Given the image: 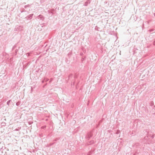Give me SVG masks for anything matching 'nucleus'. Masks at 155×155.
<instances>
[{
  "instance_id": "5",
  "label": "nucleus",
  "mask_w": 155,
  "mask_h": 155,
  "mask_svg": "<svg viewBox=\"0 0 155 155\" xmlns=\"http://www.w3.org/2000/svg\"><path fill=\"white\" fill-rule=\"evenodd\" d=\"M150 106H151V107H152L154 103L153 101H151L150 103Z\"/></svg>"
},
{
  "instance_id": "2",
  "label": "nucleus",
  "mask_w": 155,
  "mask_h": 155,
  "mask_svg": "<svg viewBox=\"0 0 155 155\" xmlns=\"http://www.w3.org/2000/svg\"><path fill=\"white\" fill-rule=\"evenodd\" d=\"M140 144L139 143H136L134 144L133 147H138V148H140Z\"/></svg>"
},
{
  "instance_id": "9",
  "label": "nucleus",
  "mask_w": 155,
  "mask_h": 155,
  "mask_svg": "<svg viewBox=\"0 0 155 155\" xmlns=\"http://www.w3.org/2000/svg\"><path fill=\"white\" fill-rule=\"evenodd\" d=\"M20 104V103L19 102H17L16 103V105L17 106H18Z\"/></svg>"
},
{
  "instance_id": "10",
  "label": "nucleus",
  "mask_w": 155,
  "mask_h": 155,
  "mask_svg": "<svg viewBox=\"0 0 155 155\" xmlns=\"http://www.w3.org/2000/svg\"><path fill=\"white\" fill-rule=\"evenodd\" d=\"M54 143H53L51 144V145H52L54 144Z\"/></svg>"
},
{
  "instance_id": "1",
  "label": "nucleus",
  "mask_w": 155,
  "mask_h": 155,
  "mask_svg": "<svg viewBox=\"0 0 155 155\" xmlns=\"http://www.w3.org/2000/svg\"><path fill=\"white\" fill-rule=\"evenodd\" d=\"M154 136H153L149 135L148 134H147V135L144 137L143 139V142L144 143H149L148 142H150L151 139L153 138Z\"/></svg>"
},
{
  "instance_id": "8",
  "label": "nucleus",
  "mask_w": 155,
  "mask_h": 155,
  "mask_svg": "<svg viewBox=\"0 0 155 155\" xmlns=\"http://www.w3.org/2000/svg\"><path fill=\"white\" fill-rule=\"evenodd\" d=\"M46 127V126H43L41 127V128L42 129H45V128Z\"/></svg>"
},
{
  "instance_id": "3",
  "label": "nucleus",
  "mask_w": 155,
  "mask_h": 155,
  "mask_svg": "<svg viewBox=\"0 0 155 155\" xmlns=\"http://www.w3.org/2000/svg\"><path fill=\"white\" fill-rule=\"evenodd\" d=\"M92 136V134L91 133H89L87 134V138L89 139L91 138Z\"/></svg>"
},
{
  "instance_id": "7",
  "label": "nucleus",
  "mask_w": 155,
  "mask_h": 155,
  "mask_svg": "<svg viewBox=\"0 0 155 155\" xmlns=\"http://www.w3.org/2000/svg\"><path fill=\"white\" fill-rule=\"evenodd\" d=\"M10 101H11L10 100H9L7 102V104L8 105L9 104V103H10Z\"/></svg>"
},
{
  "instance_id": "6",
  "label": "nucleus",
  "mask_w": 155,
  "mask_h": 155,
  "mask_svg": "<svg viewBox=\"0 0 155 155\" xmlns=\"http://www.w3.org/2000/svg\"><path fill=\"white\" fill-rule=\"evenodd\" d=\"M120 133V131L119 130H117L116 132V134H119Z\"/></svg>"
},
{
  "instance_id": "11",
  "label": "nucleus",
  "mask_w": 155,
  "mask_h": 155,
  "mask_svg": "<svg viewBox=\"0 0 155 155\" xmlns=\"http://www.w3.org/2000/svg\"><path fill=\"white\" fill-rule=\"evenodd\" d=\"M16 130H17V131H18V129H16Z\"/></svg>"
},
{
  "instance_id": "12",
  "label": "nucleus",
  "mask_w": 155,
  "mask_h": 155,
  "mask_svg": "<svg viewBox=\"0 0 155 155\" xmlns=\"http://www.w3.org/2000/svg\"><path fill=\"white\" fill-rule=\"evenodd\" d=\"M146 132H147V130H146Z\"/></svg>"
},
{
  "instance_id": "4",
  "label": "nucleus",
  "mask_w": 155,
  "mask_h": 155,
  "mask_svg": "<svg viewBox=\"0 0 155 155\" xmlns=\"http://www.w3.org/2000/svg\"><path fill=\"white\" fill-rule=\"evenodd\" d=\"M94 141L93 140H92L89 142V144H94Z\"/></svg>"
}]
</instances>
